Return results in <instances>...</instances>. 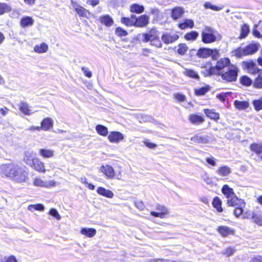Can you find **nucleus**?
<instances>
[{"label":"nucleus","mask_w":262,"mask_h":262,"mask_svg":"<svg viewBox=\"0 0 262 262\" xmlns=\"http://www.w3.org/2000/svg\"><path fill=\"white\" fill-rule=\"evenodd\" d=\"M48 50V46L45 43H42L39 45H36L34 48L35 52L43 53L46 52Z\"/></svg>","instance_id":"obj_35"},{"label":"nucleus","mask_w":262,"mask_h":262,"mask_svg":"<svg viewBox=\"0 0 262 262\" xmlns=\"http://www.w3.org/2000/svg\"><path fill=\"white\" fill-rule=\"evenodd\" d=\"M249 262H262V256H257L252 258Z\"/></svg>","instance_id":"obj_64"},{"label":"nucleus","mask_w":262,"mask_h":262,"mask_svg":"<svg viewBox=\"0 0 262 262\" xmlns=\"http://www.w3.org/2000/svg\"><path fill=\"white\" fill-rule=\"evenodd\" d=\"M150 13L154 15L155 17H157V18H159L162 15L161 12L156 8H151Z\"/></svg>","instance_id":"obj_57"},{"label":"nucleus","mask_w":262,"mask_h":262,"mask_svg":"<svg viewBox=\"0 0 262 262\" xmlns=\"http://www.w3.org/2000/svg\"><path fill=\"white\" fill-rule=\"evenodd\" d=\"M212 204L213 207L215 208L218 212H221L223 211V209L222 208V201L218 197L214 198Z\"/></svg>","instance_id":"obj_38"},{"label":"nucleus","mask_w":262,"mask_h":262,"mask_svg":"<svg viewBox=\"0 0 262 262\" xmlns=\"http://www.w3.org/2000/svg\"><path fill=\"white\" fill-rule=\"evenodd\" d=\"M244 217L252 219V221L257 225L262 226V217L259 213L249 211L244 214Z\"/></svg>","instance_id":"obj_12"},{"label":"nucleus","mask_w":262,"mask_h":262,"mask_svg":"<svg viewBox=\"0 0 262 262\" xmlns=\"http://www.w3.org/2000/svg\"><path fill=\"white\" fill-rule=\"evenodd\" d=\"M249 26L247 25H244L242 26L241 30V34L239 38H244L246 37L249 34Z\"/></svg>","instance_id":"obj_46"},{"label":"nucleus","mask_w":262,"mask_h":262,"mask_svg":"<svg viewBox=\"0 0 262 262\" xmlns=\"http://www.w3.org/2000/svg\"><path fill=\"white\" fill-rule=\"evenodd\" d=\"M80 233L89 237H92L96 234V230L94 228H82L80 230Z\"/></svg>","instance_id":"obj_32"},{"label":"nucleus","mask_w":262,"mask_h":262,"mask_svg":"<svg viewBox=\"0 0 262 262\" xmlns=\"http://www.w3.org/2000/svg\"><path fill=\"white\" fill-rule=\"evenodd\" d=\"M40 156L43 158H51L54 157L55 151L52 149L47 148H41L38 150Z\"/></svg>","instance_id":"obj_22"},{"label":"nucleus","mask_w":262,"mask_h":262,"mask_svg":"<svg viewBox=\"0 0 262 262\" xmlns=\"http://www.w3.org/2000/svg\"><path fill=\"white\" fill-rule=\"evenodd\" d=\"M81 69H82V71L83 72L84 75L86 77H87L88 78H91L92 77V72L91 71H90L88 68H85V67H82Z\"/></svg>","instance_id":"obj_63"},{"label":"nucleus","mask_w":262,"mask_h":262,"mask_svg":"<svg viewBox=\"0 0 262 262\" xmlns=\"http://www.w3.org/2000/svg\"><path fill=\"white\" fill-rule=\"evenodd\" d=\"M115 33L119 37L125 36L127 34V32L120 27H118L116 29Z\"/></svg>","instance_id":"obj_51"},{"label":"nucleus","mask_w":262,"mask_h":262,"mask_svg":"<svg viewBox=\"0 0 262 262\" xmlns=\"http://www.w3.org/2000/svg\"><path fill=\"white\" fill-rule=\"evenodd\" d=\"M150 262H182L181 261H174L166 259H151Z\"/></svg>","instance_id":"obj_62"},{"label":"nucleus","mask_w":262,"mask_h":262,"mask_svg":"<svg viewBox=\"0 0 262 262\" xmlns=\"http://www.w3.org/2000/svg\"><path fill=\"white\" fill-rule=\"evenodd\" d=\"M142 36L144 42L150 41L152 46H154L157 48L162 47V42L155 31L152 30L148 33L143 34Z\"/></svg>","instance_id":"obj_7"},{"label":"nucleus","mask_w":262,"mask_h":262,"mask_svg":"<svg viewBox=\"0 0 262 262\" xmlns=\"http://www.w3.org/2000/svg\"><path fill=\"white\" fill-rule=\"evenodd\" d=\"M258 44L250 43L245 47H239L232 51L231 55L237 58H241L244 56L255 53L258 50Z\"/></svg>","instance_id":"obj_2"},{"label":"nucleus","mask_w":262,"mask_h":262,"mask_svg":"<svg viewBox=\"0 0 262 262\" xmlns=\"http://www.w3.org/2000/svg\"><path fill=\"white\" fill-rule=\"evenodd\" d=\"M97 192L102 196L107 198H113L114 196L113 192L110 190L106 189L102 187H99L97 189Z\"/></svg>","instance_id":"obj_23"},{"label":"nucleus","mask_w":262,"mask_h":262,"mask_svg":"<svg viewBox=\"0 0 262 262\" xmlns=\"http://www.w3.org/2000/svg\"><path fill=\"white\" fill-rule=\"evenodd\" d=\"M179 38L178 34L171 33H165L161 37L162 41L166 44L171 43L177 40Z\"/></svg>","instance_id":"obj_14"},{"label":"nucleus","mask_w":262,"mask_h":262,"mask_svg":"<svg viewBox=\"0 0 262 262\" xmlns=\"http://www.w3.org/2000/svg\"><path fill=\"white\" fill-rule=\"evenodd\" d=\"M156 209L159 212L151 211L150 214L151 215L163 219L168 214L167 209L163 206L158 205Z\"/></svg>","instance_id":"obj_17"},{"label":"nucleus","mask_w":262,"mask_h":262,"mask_svg":"<svg viewBox=\"0 0 262 262\" xmlns=\"http://www.w3.org/2000/svg\"><path fill=\"white\" fill-rule=\"evenodd\" d=\"M144 10V7L139 4H133L130 7V11L133 13H141Z\"/></svg>","instance_id":"obj_36"},{"label":"nucleus","mask_w":262,"mask_h":262,"mask_svg":"<svg viewBox=\"0 0 262 262\" xmlns=\"http://www.w3.org/2000/svg\"><path fill=\"white\" fill-rule=\"evenodd\" d=\"M235 251V250L233 248L229 247L224 251L223 254L227 256H230L233 254Z\"/></svg>","instance_id":"obj_54"},{"label":"nucleus","mask_w":262,"mask_h":262,"mask_svg":"<svg viewBox=\"0 0 262 262\" xmlns=\"http://www.w3.org/2000/svg\"><path fill=\"white\" fill-rule=\"evenodd\" d=\"M145 145L149 148L154 149L157 147V145L154 143H151L148 139H145L143 141Z\"/></svg>","instance_id":"obj_52"},{"label":"nucleus","mask_w":262,"mask_h":262,"mask_svg":"<svg viewBox=\"0 0 262 262\" xmlns=\"http://www.w3.org/2000/svg\"><path fill=\"white\" fill-rule=\"evenodd\" d=\"M241 83L246 86H249L252 84L251 79L246 76H242L240 79Z\"/></svg>","instance_id":"obj_48"},{"label":"nucleus","mask_w":262,"mask_h":262,"mask_svg":"<svg viewBox=\"0 0 262 262\" xmlns=\"http://www.w3.org/2000/svg\"><path fill=\"white\" fill-rule=\"evenodd\" d=\"M199 36V33L196 31H191L187 33L185 35V38L187 40H194Z\"/></svg>","instance_id":"obj_45"},{"label":"nucleus","mask_w":262,"mask_h":262,"mask_svg":"<svg viewBox=\"0 0 262 262\" xmlns=\"http://www.w3.org/2000/svg\"><path fill=\"white\" fill-rule=\"evenodd\" d=\"M33 184L35 186L50 188L56 185V182L53 180L44 181L39 178H35Z\"/></svg>","instance_id":"obj_11"},{"label":"nucleus","mask_w":262,"mask_h":262,"mask_svg":"<svg viewBox=\"0 0 262 262\" xmlns=\"http://www.w3.org/2000/svg\"><path fill=\"white\" fill-rule=\"evenodd\" d=\"M238 68L234 64H231L227 69L221 75L222 78L227 82L235 81L237 79Z\"/></svg>","instance_id":"obj_4"},{"label":"nucleus","mask_w":262,"mask_h":262,"mask_svg":"<svg viewBox=\"0 0 262 262\" xmlns=\"http://www.w3.org/2000/svg\"><path fill=\"white\" fill-rule=\"evenodd\" d=\"M49 213L50 215L54 216L58 220H59L61 218L59 214L58 213L57 211L55 209H53V208L51 209L50 210Z\"/></svg>","instance_id":"obj_55"},{"label":"nucleus","mask_w":262,"mask_h":262,"mask_svg":"<svg viewBox=\"0 0 262 262\" xmlns=\"http://www.w3.org/2000/svg\"><path fill=\"white\" fill-rule=\"evenodd\" d=\"M96 130L98 134L103 136H106L108 134L107 127L102 125H97Z\"/></svg>","instance_id":"obj_41"},{"label":"nucleus","mask_w":262,"mask_h":262,"mask_svg":"<svg viewBox=\"0 0 262 262\" xmlns=\"http://www.w3.org/2000/svg\"><path fill=\"white\" fill-rule=\"evenodd\" d=\"M201 36L202 41L205 43H210L221 38V35L217 31L207 26L203 30Z\"/></svg>","instance_id":"obj_3"},{"label":"nucleus","mask_w":262,"mask_h":262,"mask_svg":"<svg viewBox=\"0 0 262 262\" xmlns=\"http://www.w3.org/2000/svg\"><path fill=\"white\" fill-rule=\"evenodd\" d=\"M2 262H17V260L14 256H10L3 258Z\"/></svg>","instance_id":"obj_60"},{"label":"nucleus","mask_w":262,"mask_h":262,"mask_svg":"<svg viewBox=\"0 0 262 262\" xmlns=\"http://www.w3.org/2000/svg\"><path fill=\"white\" fill-rule=\"evenodd\" d=\"M19 110L23 114L29 115L35 112V111H32L30 109L28 104L24 102H21L19 105Z\"/></svg>","instance_id":"obj_29"},{"label":"nucleus","mask_w":262,"mask_h":262,"mask_svg":"<svg viewBox=\"0 0 262 262\" xmlns=\"http://www.w3.org/2000/svg\"><path fill=\"white\" fill-rule=\"evenodd\" d=\"M33 23V19L30 16L24 17L20 19V25L23 28L31 26Z\"/></svg>","instance_id":"obj_33"},{"label":"nucleus","mask_w":262,"mask_h":262,"mask_svg":"<svg viewBox=\"0 0 262 262\" xmlns=\"http://www.w3.org/2000/svg\"><path fill=\"white\" fill-rule=\"evenodd\" d=\"M173 96L174 98L179 102H183L185 99V96L181 94H174Z\"/></svg>","instance_id":"obj_59"},{"label":"nucleus","mask_w":262,"mask_h":262,"mask_svg":"<svg viewBox=\"0 0 262 262\" xmlns=\"http://www.w3.org/2000/svg\"><path fill=\"white\" fill-rule=\"evenodd\" d=\"M234 104L235 107L239 110H245L249 107V103L247 101H241L235 100Z\"/></svg>","instance_id":"obj_37"},{"label":"nucleus","mask_w":262,"mask_h":262,"mask_svg":"<svg viewBox=\"0 0 262 262\" xmlns=\"http://www.w3.org/2000/svg\"><path fill=\"white\" fill-rule=\"evenodd\" d=\"M35 158L34 154L33 151H28L25 154L24 161L27 165L30 166L33 160Z\"/></svg>","instance_id":"obj_31"},{"label":"nucleus","mask_w":262,"mask_h":262,"mask_svg":"<svg viewBox=\"0 0 262 262\" xmlns=\"http://www.w3.org/2000/svg\"><path fill=\"white\" fill-rule=\"evenodd\" d=\"M18 166V165L14 163L2 165L0 166V173L14 180V177L12 174H15Z\"/></svg>","instance_id":"obj_8"},{"label":"nucleus","mask_w":262,"mask_h":262,"mask_svg":"<svg viewBox=\"0 0 262 262\" xmlns=\"http://www.w3.org/2000/svg\"><path fill=\"white\" fill-rule=\"evenodd\" d=\"M149 22V17L146 15H142L136 18L135 21V25L139 27H143L146 26Z\"/></svg>","instance_id":"obj_19"},{"label":"nucleus","mask_w":262,"mask_h":262,"mask_svg":"<svg viewBox=\"0 0 262 262\" xmlns=\"http://www.w3.org/2000/svg\"><path fill=\"white\" fill-rule=\"evenodd\" d=\"M124 135L119 132H111L108 136V139L111 143H118L124 139Z\"/></svg>","instance_id":"obj_16"},{"label":"nucleus","mask_w":262,"mask_h":262,"mask_svg":"<svg viewBox=\"0 0 262 262\" xmlns=\"http://www.w3.org/2000/svg\"><path fill=\"white\" fill-rule=\"evenodd\" d=\"M261 71H262V69L261 70L257 68V67L256 66V65L255 66V67H254V68L251 69L248 72L251 74H253V75L257 74V75H259V74L260 73V72H261Z\"/></svg>","instance_id":"obj_61"},{"label":"nucleus","mask_w":262,"mask_h":262,"mask_svg":"<svg viewBox=\"0 0 262 262\" xmlns=\"http://www.w3.org/2000/svg\"><path fill=\"white\" fill-rule=\"evenodd\" d=\"M219 53L216 49H211L209 48H201L197 53V55L201 58H208L211 56L214 58L218 56Z\"/></svg>","instance_id":"obj_9"},{"label":"nucleus","mask_w":262,"mask_h":262,"mask_svg":"<svg viewBox=\"0 0 262 262\" xmlns=\"http://www.w3.org/2000/svg\"><path fill=\"white\" fill-rule=\"evenodd\" d=\"M206 161L208 164L211 165V166H216V160L213 157L211 156L210 157L207 158L206 159Z\"/></svg>","instance_id":"obj_56"},{"label":"nucleus","mask_w":262,"mask_h":262,"mask_svg":"<svg viewBox=\"0 0 262 262\" xmlns=\"http://www.w3.org/2000/svg\"><path fill=\"white\" fill-rule=\"evenodd\" d=\"M53 121L52 119L47 118L44 119L41 123V129L43 130H48L53 127Z\"/></svg>","instance_id":"obj_25"},{"label":"nucleus","mask_w":262,"mask_h":262,"mask_svg":"<svg viewBox=\"0 0 262 262\" xmlns=\"http://www.w3.org/2000/svg\"><path fill=\"white\" fill-rule=\"evenodd\" d=\"M99 171L102 173L105 178L107 179H117L120 180L121 176L120 173L116 175L114 168L108 164L102 165L99 168Z\"/></svg>","instance_id":"obj_5"},{"label":"nucleus","mask_w":262,"mask_h":262,"mask_svg":"<svg viewBox=\"0 0 262 262\" xmlns=\"http://www.w3.org/2000/svg\"><path fill=\"white\" fill-rule=\"evenodd\" d=\"M217 230L219 233L224 237L234 234V230L227 226H219Z\"/></svg>","instance_id":"obj_21"},{"label":"nucleus","mask_w":262,"mask_h":262,"mask_svg":"<svg viewBox=\"0 0 262 262\" xmlns=\"http://www.w3.org/2000/svg\"><path fill=\"white\" fill-rule=\"evenodd\" d=\"M194 26V22L191 19H186L184 21L178 24V27L182 30L186 29L188 28H192Z\"/></svg>","instance_id":"obj_30"},{"label":"nucleus","mask_w":262,"mask_h":262,"mask_svg":"<svg viewBox=\"0 0 262 262\" xmlns=\"http://www.w3.org/2000/svg\"><path fill=\"white\" fill-rule=\"evenodd\" d=\"M204 7L206 9H210L211 10L214 11H220L223 9L222 7L216 6L215 5H212L211 3L206 2L204 5Z\"/></svg>","instance_id":"obj_47"},{"label":"nucleus","mask_w":262,"mask_h":262,"mask_svg":"<svg viewBox=\"0 0 262 262\" xmlns=\"http://www.w3.org/2000/svg\"><path fill=\"white\" fill-rule=\"evenodd\" d=\"M254 108L257 111H259L262 110V100H255L253 102Z\"/></svg>","instance_id":"obj_49"},{"label":"nucleus","mask_w":262,"mask_h":262,"mask_svg":"<svg viewBox=\"0 0 262 262\" xmlns=\"http://www.w3.org/2000/svg\"><path fill=\"white\" fill-rule=\"evenodd\" d=\"M241 202L235 201L233 205H229L228 206L235 207L234 214L235 216L238 217L243 212V208L245 206V202L244 200L241 199Z\"/></svg>","instance_id":"obj_15"},{"label":"nucleus","mask_w":262,"mask_h":262,"mask_svg":"<svg viewBox=\"0 0 262 262\" xmlns=\"http://www.w3.org/2000/svg\"><path fill=\"white\" fill-rule=\"evenodd\" d=\"M15 174H12L14 177V180L18 182H23L28 179V172L25 168L18 166Z\"/></svg>","instance_id":"obj_10"},{"label":"nucleus","mask_w":262,"mask_h":262,"mask_svg":"<svg viewBox=\"0 0 262 262\" xmlns=\"http://www.w3.org/2000/svg\"><path fill=\"white\" fill-rule=\"evenodd\" d=\"M28 209L32 212L34 210L43 211L45 209L44 206L41 204H37L35 205H30L28 207Z\"/></svg>","instance_id":"obj_44"},{"label":"nucleus","mask_w":262,"mask_h":262,"mask_svg":"<svg viewBox=\"0 0 262 262\" xmlns=\"http://www.w3.org/2000/svg\"><path fill=\"white\" fill-rule=\"evenodd\" d=\"M30 166L35 170L40 172H45L46 171L45 168L44 163L37 158L33 160Z\"/></svg>","instance_id":"obj_18"},{"label":"nucleus","mask_w":262,"mask_h":262,"mask_svg":"<svg viewBox=\"0 0 262 262\" xmlns=\"http://www.w3.org/2000/svg\"><path fill=\"white\" fill-rule=\"evenodd\" d=\"M121 22L127 26H131L135 25V21L127 17H122L121 19Z\"/></svg>","instance_id":"obj_50"},{"label":"nucleus","mask_w":262,"mask_h":262,"mask_svg":"<svg viewBox=\"0 0 262 262\" xmlns=\"http://www.w3.org/2000/svg\"><path fill=\"white\" fill-rule=\"evenodd\" d=\"M244 65L248 71L256 66L255 63L252 61L244 62Z\"/></svg>","instance_id":"obj_58"},{"label":"nucleus","mask_w":262,"mask_h":262,"mask_svg":"<svg viewBox=\"0 0 262 262\" xmlns=\"http://www.w3.org/2000/svg\"><path fill=\"white\" fill-rule=\"evenodd\" d=\"M210 90V87L206 85L202 88L195 89V94L197 96H202L205 95Z\"/></svg>","instance_id":"obj_40"},{"label":"nucleus","mask_w":262,"mask_h":262,"mask_svg":"<svg viewBox=\"0 0 262 262\" xmlns=\"http://www.w3.org/2000/svg\"><path fill=\"white\" fill-rule=\"evenodd\" d=\"M190 140L194 143L205 144L209 142V138L207 135H196L191 137Z\"/></svg>","instance_id":"obj_20"},{"label":"nucleus","mask_w":262,"mask_h":262,"mask_svg":"<svg viewBox=\"0 0 262 262\" xmlns=\"http://www.w3.org/2000/svg\"><path fill=\"white\" fill-rule=\"evenodd\" d=\"M71 5L72 7L74 9L79 16L85 18H89L90 13L88 10L85 9L83 7L78 5L76 2H74L72 0H71Z\"/></svg>","instance_id":"obj_13"},{"label":"nucleus","mask_w":262,"mask_h":262,"mask_svg":"<svg viewBox=\"0 0 262 262\" xmlns=\"http://www.w3.org/2000/svg\"><path fill=\"white\" fill-rule=\"evenodd\" d=\"M251 151L254 152L257 156L262 159V144L253 143L250 146Z\"/></svg>","instance_id":"obj_26"},{"label":"nucleus","mask_w":262,"mask_h":262,"mask_svg":"<svg viewBox=\"0 0 262 262\" xmlns=\"http://www.w3.org/2000/svg\"><path fill=\"white\" fill-rule=\"evenodd\" d=\"M184 12L183 8L179 7H175L171 11V17L174 20L178 19L183 15Z\"/></svg>","instance_id":"obj_27"},{"label":"nucleus","mask_w":262,"mask_h":262,"mask_svg":"<svg viewBox=\"0 0 262 262\" xmlns=\"http://www.w3.org/2000/svg\"><path fill=\"white\" fill-rule=\"evenodd\" d=\"M231 64L230 60L228 58H222L220 59L214 67H211L208 70L209 75L222 74Z\"/></svg>","instance_id":"obj_1"},{"label":"nucleus","mask_w":262,"mask_h":262,"mask_svg":"<svg viewBox=\"0 0 262 262\" xmlns=\"http://www.w3.org/2000/svg\"><path fill=\"white\" fill-rule=\"evenodd\" d=\"M188 48L185 43H180L177 47V53L181 55H184L187 51Z\"/></svg>","instance_id":"obj_42"},{"label":"nucleus","mask_w":262,"mask_h":262,"mask_svg":"<svg viewBox=\"0 0 262 262\" xmlns=\"http://www.w3.org/2000/svg\"><path fill=\"white\" fill-rule=\"evenodd\" d=\"M204 111L207 117L211 119L217 120L220 118L219 114L212 110L205 109Z\"/></svg>","instance_id":"obj_34"},{"label":"nucleus","mask_w":262,"mask_h":262,"mask_svg":"<svg viewBox=\"0 0 262 262\" xmlns=\"http://www.w3.org/2000/svg\"><path fill=\"white\" fill-rule=\"evenodd\" d=\"M222 192L226 196L228 205H233L235 201L241 202V199L235 195L233 189L230 188L228 185H224L223 186Z\"/></svg>","instance_id":"obj_6"},{"label":"nucleus","mask_w":262,"mask_h":262,"mask_svg":"<svg viewBox=\"0 0 262 262\" xmlns=\"http://www.w3.org/2000/svg\"><path fill=\"white\" fill-rule=\"evenodd\" d=\"M216 173L220 176L226 177L231 173V169L227 166H223L218 168Z\"/></svg>","instance_id":"obj_24"},{"label":"nucleus","mask_w":262,"mask_h":262,"mask_svg":"<svg viewBox=\"0 0 262 262\" xmlns=\"http://www.w3.org/2000/svg\"><path fill=\"white\" fill-rule=\"evenodd\" d=\"M190 122L194 124H200L204 122L203 117L197 115H191L189 116Z\"/></svg>","instance_id":"obj_39"},{"label":"nucleus","mask_w":262,"mask_h":262,"mask_svg":"<svg viewBox=\"0 0 262 262\" xmlns=\"http://www.w3.org/2000/svg\"><path fill=\"white\" fill-rule=\"evenodd\" d=\"M10 10L9 7L4 3H0V15L9 11Z\"/></svg>","instance_id":"obj_53"},{"label":"nucleus","mask_w":262,"mask_h":262,"mask_svg":"<svg viewBox=\"0 0 262 262\" xmlns=\"http://www.w3.org/2000/svg\"><path fill=\"white\" fill-rule=\"evenodd\" d=\"M99 21L102 24L104 25L106 27H110L112 26L114 23L113 19L108 15L101 16L99 17Z\"/></svg>","instance_id":"obj_28"},{"label":"nucleus","mask_w":262,"mask_h":262,"mask_svg":"<svg viewBox=\"0 0 262 262\" xmlns=\"http://www.w3.org/2000/svg\"><path fill=\"white\" fill-rule=\"evenodd\" d=\"M184 74L186 76L194 79H198L199 78L198 74L195 71L191 69H185L184 71Z\"/></svg>","instance_id":"obj_43"}]
</instances>
